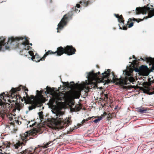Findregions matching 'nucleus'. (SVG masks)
Returning a JSON list of instances; mask_svg holds the SVG:
<instances>
[{
  "label": "nucleus",
  "instance_id": "1",
  "mask_svg": "<svg viewBox=\"0 0 154 154\" xmlns=\"http://www.w3.org/2000/svg\"><path fill=\"white\" fill-rule=\"evenodd\" d=\"M47 93H50L52 98L48 103L49 107L52 109L51 111L55 115V118H53L50 124L49 127L51 128H57L63 129L64 127L68 126L71 123V122L68 119L63 120V118L64 112L61 109L58 108V104L60 101H65V95L62 93H57L54 90L48 86L46 88Z\"/></svg>",
  "mask_w": 154,
  "mask_h": 154
},
{
  "label": "nucleus",
  "instance_id": "2",
  "mask_svg": "<svg viewBox=\"0 0 154 154\" xmlns=\"http://www.w3.org/2000/svg\"><path fill=\"white\" fill-rule=\"evenodd\" d=\"M110 70L108 69L106 71H105L103 73H102L101 75L98 76L100 73V72L96 73H94L93 71L89 72L86 73V77L88 80V82L85 83L84 85H76L73 82H70V83H73V84H70L68 82H64V83L66 84L67 87H69L71 89L75 88L76 87H79V89L78 91H74L72 93V94L75 98H78L80 96V91L85 86V85H91L94 84V85H96L97 82H103L105 80H104V79H108L109 75V72Z\"/></svg>",
  "mask_w": 154,
  "mask_h": 154
},
{
  "label": "nucleus",
  "instance_id": "3",
  "mask_svg": "<svg viewBox=\"0 0 154 154\" xmlns=\"http://www.w3.org/2000/svg\"><path fill=\"white\" fill-rule=\"evenodd\" d=\"M148 68L146 66L142 65L139 68L134 67V69L132 68H127L126 69L123 71V74L124 75L123 79L120 81V83L122 85H127L129 82L132 83L134 82V79L132 76V72L134 70L136 72H140L147 70Z\"/></svg>",
  "mask_w": 154,
  "mask_h": 154
},
{
  "label": "nucleus",
  "instance_id": "4",
  "mask_svg": "<svg viewBox=\"0 0 154 154\" xmlns=\"http://www.w3.org/2000/svg\"><path fill=\"white\" fill-rule=\"evenodd\" d=\"M8 42L10 43V48H16L18 47L19 44H22L24 46L25 50H29L32 48L29 46V41L26 37L23 38L22 37L14 38L12 37L8 39Z\"/></svg>",
  "mask_w": 154,
  "mask_h": 154
},
{
  "label": "nucleus",
  "instance_id": "5",
  "mask_svg": "<svg viewBox=\"0 0 154 154\" xmlns=\"http://www.w3.org/2000/svg\"><path fill=\"white\" fill-rule=\"evenodd\" d=\"M26 96L24 97L25 102L27 104H30V106L29 107V110H32L33 109L35 108L37 106L38 103V100L35 99L33 97H29L27 93L26 92Z\"/></svg>",
  "mask_w": 154,
  "mask_h": 154
},
{
  "label": "nucleus",
  "instance_id": "6",
  "mask_svg": "<svg viewBox=\"0 0 154 154\" xmlns=\"http://www.w3.org/2000/svg\"><path fill=\"white\" fill-rule=\"evenodd\" d=\"M72 15V14L71 12L64 16L59 23L57 25V32H59V30L62 29L64 26L66 24L69 20L71 18Z\"/></svg>",
  "mask_w": 154,
  "mask_h": 154
},
{
  "label": "nucleus",
  "instance_id": "7",
  "mask_svg": "<svg viewBox=\"0 0 154 154\" xmlns=\"http://www.w3.org/2000/svg\"><path fill=\"white\" fill-rule=\"evenodd\" d=\"M8 38L7 40L4 37H0V51H4L10 48V43L8 42Z\"/></svg>",
  "mask_w": 154,
  "mask_h": 154
},
{
  "label": "nucleus",
  "instance_id": "8",
  "mask_svg": "<svg viewBox=\"0 0 154 154\" xmlns=\"http://www.w3.org/2000/svg\"><path fill=\"white\" fill-rule=\"evenodd\" d=\"M64 48H63L61 46L57 48V50L56 51L54 52L51 51H48L46 52L44 56L41 58H46L47 56L49 54H52L56 56H60L62 55L64 53L65 54Z\"/></svg>",
  "mask_w": 154,
  "mask_h": 154
},
{
  "label": "nucleus",
  "instance_id": "9",
  "mask_svg": "<svg viewBox=\"0 0 154 154\" xmlns=\"http://www.w3.org/2000/svg\"><path fill=\"white\" fill-rule=\"evenodd\" d=\"M21 88H22L23 90H25V91H28V90L27 89H25V87H24L20 85V86H19L18 87L16 88H12V89L11 90V95L9 94H8V93L7 92V95H8L7 97H8L10 96H11V97L13 98V95H14V97L15 98H16L17 97V96H15V93L16 91H20Z\"/></svg>",
  "mask_w": 154,
  "mask_h": 154
},
{
  "label": "nucleus",
  "instance_id": "10",
  "mask_svg": "<svg viewBox=\"0 0 154 154\" xmlns=\"http://www.w3.org/2000/svg\"><path fill=\"white\" fill-rule=\"evenodd\" d=\"M36 132H37V130L34 131H27L25 133L23 134L21 136V138L24 141H25L26 140H28L30 138H29V139H28V137L30 135L35 136L36 135Z\"/></svg>",
  "mask_w": 154,
  "mask_h": 154
},
{
  "label": "nucleus",
  "instance_id": "11",
  "mask_svg": "<svg viewBox=\"0 0 154 154\" xmlns=\"http://www.w3.org/2000/svg\"><path fill=\"white\" fill-rule=\"evenodd\" d=\"M65 54L68 55H71L75 54V49L72 46L67 45L64 47Z\"/></svg>",
  "mask_w": 154,
  "mask_h": 154
},
{
  "label": "nucleus",
  "instance_id": "12",
  "mask_svg": "<svg viewBox=\"0 0 154 154\" xmlns=\"http://www.w3.org/2000/svg\"><path fill=\"white\" fill-rule=\"evenodd\" d=\"M34 150L32 148H30L24 150H22L19 154H32Z\"/></svg>",
  "mask_w": 154,
  "mask_h": 154
},
{
  "label": "nucleus",
  "instance_id": "13",
  "mask_svg": "<svg viewBox=\"0 0 154 154\" xmlns=\"http://www.w3.org/2000/svg\"><path fill=\"white\" fill-rule=\"evenodd\" d=\"M149 65H152V70H154V58H144Z\"/></svg>",
  "mask_w": 154,
  "mask_h": 154
},
{
  "label": "nucleus",
  "instance_id": "14",
  "mask_svg": "<svg viewBox=\"0 0 154 154\" xmlns=\"http://www.w3.org/2000/svg\"><path fill=\"white\" fill-rule=\"evenodd\" d=\"M6 94L5 93L3 92L0 95V105H2L4 103V102L2 101V99L5 103L6 102V99L5 98L7 97V96H5Z\"/></svg>",
  "mask_w": 154,
  "mask_h": 154
},
{
  "label": "nucleus",
  "instance_id": "15",
  "mask_svg": "<svg viewBox=\"0 0 154 154\" xmlns=\"http://www.w3.org/2000/svg\"><path fill=\"white\" fill-rule=\"evenodd\" d=\"M114 15L118 18V21L120 23H122L124 24V20H123V18L122 15H121L120 16L118 14H114Z\"/></svg>",
  "mask_w": 154,
  "mask_h": 154
},
{
  "label": "nucleus",
  "instance_id": "16",
  "mask_svg": "<svg viewBox=\"0 0 154 154\" xmlns=\"http://www.w3.org/2000/svg\"><path fill=\"white\" fill-rule=\"evenodd\" d=\"M137 109L138 112L141 113H146L147 111L146 108L143 107L139 108Z\"/></svg>",
  "mask_w": 154,
  "mask_h": 154
},
{
  "label": "nucleus",
  "instance_id": "17",
  "mask_svg": "<svg viewBox=\"0 0 154 154\" xmlns=\"http://www.w3.org/2000/svg\"><path fill=\"white\" fill-rule=\"evenodd\" d=\"M22 143L18 142V143H17L16 144L14 145V146L16 149H22Z\"/></svg>",
  "mask_w": 154,
  "mask_h": 154
},
{
  "label": "nucleus",
  "instance_id": "18",
  "mask_svg": "<svg viewBox=\"0 0 154 154\" xmlns=\"http://www.w3.org/2000/svg\"><path fill=\"white\" fill-rule=\"evenodd\" d=\"M39 58H31V60L32 61L35 62H38L40 60H44L45 58H40V59H38Z\"/></svg>",
  "mask_w": 154,
  "mask_h": 154
},
{
  "label": "nucleus",
  "instance_id": "19",
  "mask_svg": "<svg viewBox=\"0 0 154 154\" xmlns=\"http://www.w3.org/2000/svg\"><path fill=\"white\" fill-rule=\"evenodd\" d=\"M38 115L40 121H42L43 119V112H40L38 113Z\"/></svg>",
  "mask_w": 154,
  "mask_h": 154
},
{
  "label": "nucleus",
  "instance_id": "20",
  "mask_svg": "<svg viewBox=\"0 0 154 154\" xmlns=\"http://www.w3.org/2000/svg\"><path fill=\"white\" fill-rule=\"evenodd\" d=\"M80 3L82 4V5H83L84 6H87L88 5L89 2L88 1H87L86 0H85L82 1H80Z\"/></svg>",
  "mask_w": 154,
  "mask_h": 154
},
{
  "label": "nucleus",
  "instance_id": "21",
  "mask_svg": "<svg viewBox=\"0 0 154 154\" xmlns=\"http://www.w3.org/2000/svg\"><path fill=\"white\" fill-rule=\"evenodd\" d=\"M53 144V143L51 142H49L45 144H44V146H43V147L44 148H46L52 145Z\"/></svg>",
  "mask_w": 154,
  "mask_h": 154
},
{
  "label": "nucleus",
  "instance_id": "22",
  "mask_svg": "<svg viewBox=\"0 0 154 154\" xmlns=\"http://www.w3.org/2000/svg\"><path fill=\"white\" fill-rule=\"evenodd\" d=\"M29 54L32 57L31 58H35V56H36L37 55V53H36L35 56L34 55V53L32 51H29L28 52Z\"/></svg>",
  "mask_w": 154,
  "mask_h": 154
},
{
  "label": "nucleus",
  "instance_id": "23",
  "mask_svg": "<svg viewBox=\"0 0 154 154\" xmlns=\"http://www.w3.org/2000/svg\"><path fill=\"white\" fill-rule=\"evenodd\" d=\"M33 122H28V123L27 124V126L28 127L29 126L30 127H31L32 126H33L35 125V123H33Z\"/></svg>",
  "mask_w": 154,
  "mask_h": 154
},
{
  "label": "nucleus",
  "instance_id": "24",
  "mask_svg": "<svg viewBox=\"0 0 154 154\" xmlns=\"http://www.w3.org/2000/svg\"><path fill=\"white\" fill-rule=\"evenodd\" d=\"M102 119V117H100L98 118L95 119L94 121V122L96 123H97Z\"/></svg>",
  "mask_w": 154,
  "mask_h": 154
},
{
  "label": "nucleus",
  "instance_id": "25",
  "mask_svg": "<svg viewBox=\"0 0 154 154\" xmlns=\"http://www.w3.org/2000/svg\"><path fill=\"white\" fill-rule=\"evenodd\" d=\"M80 5L79 4H77L76 6L75 7V11H76V12H77L78 11V8H80Z\"/></svg>",
  "mask_w": 154,
  "mask_h": 154
},
{
  "label": "nucleus",
  "instance_id": "26",
  "mask_svg": "<svg viewBox=\"0 0 154 154\" xmlns=\"http://www.w3.org/2000/svg\"><path fill=\"white\" fill-rule=\"evenodd\" d=\"M133 26V23H130L129 25V27L130 28L132 27Z\"/></svg>",
  "mask_w": 154,
  "mask_h": 154
},
{
  "label": "nucleus",
  "instance_id": "27",
  "mask_svg": "<svg viewBox=\"0 0 154 154\" xmlns=\"http://www.w3.org/2000/svg\"><path fill=\"white\" fill-rule=\"evenodd\" d=\"M122 29L124 30H126L127 29V28L125 26H123V27L122 28Z\"/></svg>",
  "mask_w": 154,
  "mask_h": 154
},
{
  "label": "nucleus",
  "instance_id": "28",
  "mask_svg": "<svg viewBox=\"0 0 154 154\" xmlns=\"http://www.w3.org/2000/svg\"><path fill=\"white\" fill-rule=\"evenodd\" d=\"M105 97V98H106V99H107L108 98V95L107 94H104Z\"/></svg>",
  "mask_w": 154,
  "mask_h": 154
},
{
  "label": "nucleus",
  "instance_id": "29",
  "mask_svg": "<svg viewBox=\"0 0 154 154\" xmlns=\"http://www.w3.org/2000/svg\"><path fill=\"white\" fill-rule=\"evenodd\" d=\"M85 119H84V120H83L82 121V123H84V122H85Z\"/></svg>",
  "mask_w": 154,
  "mask_h": 154
},
{
  "label": "nucleus",
  "instance_id": "30",
  "mask_svg": "<svg viewBox=\"0 0 154 154\" xmlns=\"http://www.w3.org/2000/svg\"><path fill=\"white\" fill-rule=\"evenodd\" d=\"M8 101L10 102V103H11V100L9 99H8Z\"/></svg>",
  "mask_w": 154,
  "mask_h": 154
},
{
  "label": "nucleus",
  "instance_id": "31",
  "mask_svg": "<svg viewBox=\"0 0 154 154\" xmlns=\"http://www.w3.org/2000/svg\"><path fill=\"white\" fill-rule=\"evenodd\" d=\"M119 25V29H122V28L121 26H120V25Z\"/></svg>",
  "mask_w": 154,
  "mask_h": 154
},
{
  "label": "nucleus",
  "instance_id": "32",
  "mask_svg": "<svg viewBox=\"0 0 154 154\" xmlns=\"http://www.w3.org/2000/svg\"><path fill=\"white\" fill-rule=\"evenodd\" d=\"M72 109L73 110V111H75V110L74 108H72Z\"/></svg>",
  "mask_w": 154,
  "mask_h": 154
},
{
  "label": "nucleus",
  "instance_id": "33",
  "mask_svg": "<svg viewBox=\"0 0 154 154\" xmlns=\"http://www.w3.org/2000/svg\"><path fill=\"white\" fill-rule=\"evenodd\" d=\"M48 2H51V0H48Z\"/></svg>",
  "mask_w": 154,
  "mask_h": 154
},
{
  "label": "nucleus",
  "instance_id": "34",
  "mask_svg": "<svg viewBox=\"0 0 154 154\" xmlns=\"http://www.w3.org/2000/svg\"><path fill=\"white\" fill-rule=\"evenodd\" d=\"M29 45H32V43H29Z\"/></svg>",
  "mask_w": 154,
  "mask_h": 154
},
{
  "label": "nucleus",
  "instance_id": "35",
  "mask_svg": "<svg viewBox=\"0 0 154 154\" xmlns=\"http://www.w3.org/2000/svg\"><path fill=\"white\" fill-rule=\"evenodd\" d=\"M133 58H136V57H135V56L134 55H133Z\"/></svg>",
  "mask_w": 154,
  "mask_h": 154
},
{
  "label": "nucleus",
  "instance_id": "36",
  "mask_svg": "<svg viewBox=\"0 0 154 154\" xmlns=\"http://www.w3.org/2000/svg\"><path fill=\"white\" fill-rule=\"evenodd\" d=\"M144 58H152V57H145Z\"/></svg>",
  "mask_w": 154,
  "mask_h": 154
},
{
  "label": "nucleus",
  "instance_id": "37",
  "mask_svg": "<svg viewBox=\"0 0 154 154\" xmlns=\"http://www.w3.org/2000/svg\"><path fill=\"white\" fill-rule=\"evenodd\" d=\"M0 153L1 154H4V153H2V152H0Z\"/></svg>",
  "mask_w": 154,
  "mask_h": 154
},
{
  "label": "nucleus",
  "instance_id": "38",
  "mask_svg": "<svg viewBox=\"0 0 154 154\" xmlns=\"http://www.w3.org/2000/svg\"><path fill=\"white\" fill-rule=\"evenodd\" d=\"M140 59H142V60H144V59H143V58H140Z\"/></svg>",
  "mask_w": 154,
  "mask_h": 154
},
{
  "label": "nucleus",
  "instance_id": "39",
  "mask_svg": "<svg viewBox=\"0 0 154 154\" xmlns=\"http://www.w3.org/2000/svg\"><path fill=\"white\" fill-rule=\"evenodd\" d=\"M80 12V10H79L78 12Z\"/></svg>",
  "mask_w": 154,
  "mask_h": 154
},
{
  "label": "nucleus",
  "instance_id": "40",
  "mask_svg": "<svg viewBox=\"0 0 154 154\" xmlns=\"http://www.w3.org/2000/svg\"><path fill=\"white\" fill-rule=\"evenodd\" d=\"M1 147L0 146V148H1Z\"/></svg>",
  "mask_w": 154,
  "mask_h": 154
}]
</instances>
